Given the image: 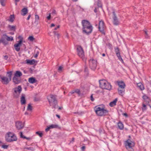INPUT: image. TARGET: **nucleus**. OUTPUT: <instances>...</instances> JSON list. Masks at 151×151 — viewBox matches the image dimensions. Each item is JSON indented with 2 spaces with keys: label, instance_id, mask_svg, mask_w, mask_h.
I'll return each mask as SVG.
<instances>
[{
  "label": "nucleus",
  "instance_id": "obj_1",
  "mask_svg": "<svg viewBox=\"0 0 151 151\" xmlns=\"http://www.w3.org/2000/svg\"><path fill=\"white\" fill-rule=\"evenodd\" d=\"M81 23L83 33L87 35L91 33L93 30V27L90 22L87 20H83L82 21Z\"/></svg>",
  "mask_w": 151,
  "mask_h": 151
},
{
  "label": "nucleus",
  "instance_id": "obj_2",
  "mask_svg": "<svg viewBox=\"0 0 151 151\" xmlns=\"http://www.w3.org/2000/svg\"><path fill=\"white\" fill-rule=\"evenodd\" d=\"M94 110L97 115L100 116H104L107 115L109 113L108 111L105 109L103 105L96 106Z\"/></svg>",
  "mask_w": 151,
  "mask_h": 151
},
{
  "label": "nucleus",
  "instance_id": "obj_3",
  "mask_svg": "<svg viewBox=\"0 0 151 151\" xmlns=\"http://www.w3.org/2000/svg\"><path fill=\"white\" fill-rule=\"evenodd\" d=\"M100 87L102 89L110 90L111 89V86L105 80H101L99 81Z\"/></svg>",
  "mask_w": 151,
  "mask_h": 151
},
{
  "label": "nucleus",
  "instance_id": "obj_4",
  "mask_svg": "<svg viewBox=\"0 0 151 151\" xmlns=\"http://www.w3.org/2000/svg\"><path fill=\"white\" fill-rule=\"evenodd\" d=\"M5 139L6 141L11 142L16 141L17 138L16 135L13 133L9 132L7 133L5 136Z\"/></svg>",
  "mask_w": 151,
  "mask_h": 151
},
{
  "label": "nucleus",
  "instance_id": "obj_5",
  "mask_svg": "<svg viewBox=\"0 0 151 151\" xmlns=\"http://www.w3.org/2000/svg\"><path fill=\"white\" fill-rule=\"evenodd\" d=\"M125 146L129 151H134L133 148L134 147L135 143L130 139H128L124 142Z\"/></svg>",
  "mask_w": 151,
  "mask_h": 151
},
{
  "label": "nucleus",
  "instance_id": "obj_6",
  "mask_svg": "<svg viewBox=\"0 0 151 151\" xmlns=\"http://www.w3.org/2000/svg\"><path fill=\"white\" fill-rule=\"evenodd\" d=\"M50 99H48L50 106H53V108H56V106L57 105L58 102L56 96L54 95H50Z\"/></svg>",
  "mask_w": 151,
  "mask_h": 151
},
{
  "label": "nucleus",
  "instance_id": "obj_7",
  "mask_svg": "<svg viewBox=\"0 0 151 151\" xmlns=\"http://www.w3.org/2000/svg\"><path fill=\"white\" fill-rule=\"evenodd\" d=\"M7 74L8 77L5 76H3L1 78L2 80V82L4 84H7L11 80L12 76V72L11 71L8 72L7 73Z\"/></svg>",
  "mask_w": 151,
  "mask_h": 151
},
{
  "label": "nucleus",
  "instance_id": "obj_8",
  "mask_svg": "<svg viewBox=\"0 0 151 151\" xmlns=\"http://www.w3.org/2000/svg\"><path fill=\"white\" fill-rule=\"evenodd\" d=\"M77 52L78 56L83 59L84 57V53L83 48L80 46H78L77 48Z\"/></svg>",
  "mask_w": 151,
  "mask_h": 151
},
{
  "label": "nucleus",
  "instance_id": "obj_9",
  "mask_svg": "<svg viewBox=\"0 0 151 151\" xmlns=\"http://www.w3.org/2000/svg\"><path fill=\"white\" fill-rule=\"evenodd\" d=\"M13 89L14 93V97L16 98H18L19 95L22 90L21 86H19L17 87L14 88Z\"/></svg>",
  "mask_w": 151,
  "mask_h": 151
},
{
  "label": "nucleus",
  "instance_id": "obj_10",
  "mask_svg": "<svg viewBox=\"0 0 151 151\" xmlns=\"http://www.w3.org/2000/svg\"><path fill=\"white\" fill-rule=\"evenodd\" d=\"M96 61L93 59H91L89 61V66L90 68L92 70L96 69L97 66Z\"/></svg>",
  "mask_w": 151,
  "mask_h": 151
},
{
  "label": "nucleus",
  "instance_id": "obj_11",
  "mask_svg": "<svg viewBox=\"0 0 151 151\" xmlns=\"http://www.w3.org/2000/svg\"><path fill=\"white\" fill-rule=\"evenodd\" d=\"M99 28L100 32L104 35H105L104 30L105 28V26L103 21L101 20L100 21L99 23Z\"/></svg>",
  "mask_w": 151,
  "mask_h": 151
},
{
  "label": "nucleus",
  "instance_id": "obj_12",
  "mask_svg": "<svg viewBox=\"0 0 151 151\" xmlns=\"http://www.w3.org/2000/svg\"><path fill=\"white\" fill-rule=\"evenodd\" d=\"M114 51L119 60L121 61V62L123 63L124 62L121 56L119 48L117 47H115Z\"/></svg>",
  "mask_w": 151,
  "mask_h": 151
},
{
  "label": "nucleus",
  "instance_id": "obj_13",
  "mask_svg": "<svg viewBox=\"0 0 151 151\" xmlns=\"http://www.w3.org/2000/svg\"><path fill=\"white\" fill-rule=\"evenodd\" d=\"M22 42V38L20 39V40L18 42V43L14 44V47L15 48V50L19 52L20 50V47Z\"/></svg>",
  "mask_w": 151,
  "mask_h": 151
},
{
  "label": "nucleus",
  "instance_id": "obj_14",
  "mask_svg": "<svg viewBox=\"0 0 151 151\" xmlns=\"http://www.w3.org/2000/svg\"><path fill=\"white\" fill-rule=\"evenodd\" d=\"M112 14L113 15V23L115 25H118L119 24V22L118 20L116 14L114 11L112 12Z\"/></svg>",
  "mask_w": 151,
  "mask_h": 151
},
{
  "label": "nucleus",
  "instance_id": "obj_15",
  "mask_svg": "<svg viewBox=\"0 0 151 151\" xmlns=\"http://www.w3.org/2000/svg\"><path fill=\"white\" fill-rule=\"evenodd\" d=\"M16 127L18 129H21L23 128L24 125L21 122H16Z\"/></svg>",
  "mask_w": 151,
  "mask_h": 151
},
{
  "label": "nucleus",
  "instance_id": "obj_16",
  "mask_svg": "<svg viewBox=\"0 0 151 151\" xmlns=\"http://www.w3.org/2000/svg\"><path fill=\"white\" fill-rule=\"evenodd\" d=\"M59 128L57 124H51L49 126L47 127V128L45 129L46 132H47L50 129L52 128Z\"/></svg>",
  "mask_w": 151,
  "mask_h": 151
},
{
  "label": "nucleus",
  "instance_id": "obj_17",
  "mask_svg": "<svg viewBox=\"0 0 151 151\" xmlns=\"http://www.w3.org/2000/svg\"><path fill=\"white\" fill-rule=\"evenodd\" d=\"M13 82L15 84H18L21 82V79L18 77L14 76L13 78Z\"/></svg>",
  "mask_w": 151,
  "mask_h": 151
},
{
  "label": "nucleus",
  "instance_id": "obj_18",
  "mask_svg": "<svg viewBox=\"0 0 151 151\" xmlns=\"http://www.w3.org/2000/svg\"><path fill=\"white\" fill-rule=\"evenodd\" d=\"M21 104H24L26 103V100L25 99V95L24 94H22L20 100Z\"/></svg>",
  "mask_w": 151,
  "mask_h": 151
},
{
  "label": "nucleus",
  "instance_id": "obj_19",
  "mask_svg": "<svg viewBox=\"0 0 151 151\" xmlns=\"http://www.w3.org/2000/svg\"><path fill=\"white\" fill-rule=\"evenodd\" d=\"M118 92L119 95L123 96L124 93L125 88H118Z\"/></svg>",
  "mask_w": 151,
  "mask_h": 151
},
{
  "label": "nucleus",
  "instance_id": "obj_20",
  "mask_svg": "<svg viewBox=\"0 0 151 151\" xmlns=\"http://www.w3.org/2000/svg\"><path fill=\"white\" fill-rule=\"evenodd\" d=\"M118 84L119 86L118 88H125V85L123 81L118 82Z\"/></svg>",
  "mask_w": 151,
  "mask_h": 151
},
{
  "label": "nucleus",
  "instance_id": "obj_21",
  "mask_svg": "<svg viewBox=\"0 0 151 151\" xmlns=\"http://www.w3.org/2000/svg\"><path fill=\"white\" fill-rule=\"evenodd\" d=\"M143 99L144 100L145 102L147 104L151 100L150 99L149 97L146 95H144L142 96Z\"/></svg>",
  "mask_w": 151,
  "mask_h": 151
},
{
  "label": "nucleus",
  "instance_id": "obj_22",
  "mask_svg": "<svg viewBox=\"0 0 151 151\" xmlns=\"http://www.w3.org/2000/svg\"><path fill=\"white\" fill-rule=\"evenodd\" d=\"M28 81L31 83H36L37 81V80L35 78L32 77L29 78Z\"/></svg>",
  "mask_w": 151,
  "mask_h": 151
},
{
  "label": "nucleus",
  "instance_id": "obj_23",
  "mask_svg": "<svg viewBox=\"0 0 151 151\" xmlns=\"http://www.w3.org/2000/svg\"><path fill=\"white\" fill-rule=\"evenodd\" d=\"M21 15L23 16H25L28 12V9L27 8H24L21 10Z\"/></svg>",
  "mask_w": 151,
  "mask_h": 151
},
{
  "label": "nucleus",
  "instance_id": "obj_24",
  "mask_svg": "<svg viewBox=\"0 0 151 151\" xmlns=\"http://www.w3.org/2000/svg\"><path fill=\"white\" fill-rule=\"evenodd\" d=\"M117 101V99L116 98L113 101L111 102L109 104V106L111 107H113L115 106Z\"/></svg>",
  "mask_w": 151,
  "mask_h": 151
},
{
  "label": "nucleus",
  "instance_id": "obj_25",
  "mask_svg": "<svg viewBox=\"0 0 151 151\" xmlns=\"http://www.w3.org/2000/svg\"><path fill=\"white\" fill-rule=\"evenodd\" d=\"M3 36L8 41H12L13 40V37H9L6 35H4Z\"/></svg>",
  "mask_w": 151,
  "mask_h": 151
},
{
  "label": "nucleus",
  "instance_id": "obj_26",
  "mask_svg": "<svg viewBox=\"0 0 151 151\" xmlns=\"http://www.w3.org/2000/svg\"><path fill=\"white\" fill-rule=\"evenodd\" d=\"M137 87L141 90H143L144 89V87L143 85L141 83H139L137 84Z\"/></svg>",
  "mask_w": 151,
  "mask_h": 151
},
{
  "label": "nucleus",
  "instance_id": "obj_27",
  "mask_svg": "<svg viewBox=\"0 0 151 151\" xmlns=\"http://www.w3.org/2000/svg\"><path fill=\"white\" fill-rule=\"evenodd\" d=\"M22 73L20 71H16L14 74V76L17 77H19L22 76Z\"/></svg>",
  "mask_w": 151,
  "mask_h": 151
},
{
  "label": "nucleus",
  "instance_id": "obj_28",
  "mask_svg": "<svg viewBox=\"0 0 151 151\" xmlns=\"http://www.w3.org/2000/svg\"><path fill=\"white\" fill-rule=\"evenodd\" d=\"M118 126L119 129L121 130L124 129V125L121 122H119L118 123Z\"/></svg>",
  "mask_w": 151,
  "mask_h": 151
},
{
  "label": "nucleus",
  "instance_id": "obj_29",
  "mask_svg": "<svg viewBox=\"0 0 151 151\" xmlns=\"http://www.w3.org/2000/svg\"><path fill=\"white\" fill-rule=\"evenodd\" d=\"M8 27L11 31H15L16 30V26H11L9 25Z\"/></svg>",
  "mask_w": 151,
  "mask_h": 151
},
{
  "label": "nucleus",
  "instance_id": "obj_30",
  "mask_svg": "<svg viewBox=\"0 0 151 151\" xmlns=\"http://www.w3.org/2000/svg\"><path fill=\"white\" fill-rule=\"evenodd\" d=\"M26 60L27 63L30 65L34 64L35 63L34 60Z\"/></svg>",
  "mask_w": 151,
  "mask_h": 151
},
{
  "label": "nucleus",
  "instance_id": "obj_31",
  "mask_svg": "<svg viewBox=\"0 0 151 151\" xmlns=\"http://www.w3.org/2000/svg\"><path fill=\"white\" fill-rule=\"evenodd\" d=\"M32 106L31 105V104H29L28 105L27 108V110L28 111H30L31 112L32 111Z\"/></svg>",
  "mask_w": 151,
  "mask_h": 151
},
{
  "label": "nucleus",
  "instance_id": "obj_32",
  "mask_svg": "<svg viewBox=\"0 0 151 151\" xmlns=\"http://www.w3.org/2000/svg\"><path fill=\"white\" fill-rule=\"evenodd\" d=\"M39 19V17L37 14L35 15V23H36L37 24L38 23V20Z\"/></svg>",
  "mask_w": 151,
  "mask_h": 151
},
{
  "label": "nucleus",
  "instance_id": "obj_33",
  "mask_svg": "<svg viewBox=\"0 0 151 151\" xmlns=\"http://www.w3.org/2000/svg\"><path fill=\"white\" fill-rule=\"evenodd\" d=\"M14 15H11L9 17V21L11 22H13L14 21Z\"/></svg>",
  "mask_w": 151,
  "mask_h": 151
},
{
  "label": "nucleus",
  "instance_id": "obj_34",
  "mask_svg": "<svg viewBox=\"0 0 151 151\" xmlns=\"http://www.w3.org/2000/svg\"><path fill=\"white\" fill-rule=\"evenodd\" d=\"M142 111H145L147 109L146 105L145 104H144V103H143L142 104Z\"/></svg>",
  "mask_w": 151,
  "mask_h": 151
},
{
  "label": "nucleus",
  "instance_id": "obj_35",
  "mask_svg": "<svg viewBox=\"0 0 151 151\" xmlns=\"http://www.w3.org/2000/svg\"><path fill=\"white\" fill-rule=\"evenodd\" d=\"M24 150L26 149L31 151H34L35 150V149L32 147H24Z\"/></svg>",
  "mask_w": 151,
  "mask_h": 151
},
{
  "label": "nucleus",
  "instance_id": "obj_36",
  "mask_svg": "<svg viewBox=\"0 0 151 151\" xmlns=\"http://www.w3.org/2000/svg\"><path fill=\"white\" fill-rule=\"evenodd\" d=\"M75 93H76L78 94L79 95H80L81 94V92L80 90L78 89H76L75 90Z\"/></svg>",
  "mask_w": 151,
  "mask_h": 151
},
{
  "label": "nucleus",
  "instance_id": "obj_37",
  "mask_svg": "<svg viewBox=\"0 0 151 151\" xmlns=\"http://www.w3.org/2000/svg\"><path fill=\"white\" fill-rule=\"evenodd\" d=\"M28 39L31 41H32L35 40V38L33 36H30L29 37Z\"/></svg>",
  "mask_w": 151,
  "mask_h": 151
},
{
  "label": "nucleus",
  "instance_id": "obj_38",
  "mask_svg": "<svg viewBox=\"0 0 151 151\" xmlns=\"http://www.w3.org/2000/svg\"><path fill=\"white\" fill-rule=\"evenodd\" d=\"M36 134L38 135L40 137H42V132H36Z\"/></svg>",
  "mask_w": 151,
  "mask_h": 151
},
{
  "label": "nucleus",
  "instance_id": "obj_39",
  "mask_svg": "<svg viewBox=\"0 0 151 151\" xmlns=\"http://www.w3.org/2000/svg\"><path fill=\"white\" fill-rule=\"evenodd\" d=\"M97 6L99 7H102V5L100 1H98L97 3Z\"/></svg>",
  "mask_w": 151,
  "mask_h": 151
},
{
  "label": "nucleus",
  "instance_id": "obj_40",
  "mask_svg": "<svg viewBox=\"0 0 151 151\" xmlns=\"http://www.w3.org/2000/svg\"><path fill=\"white\" fill-rule=\"evenodd\" d=\"M4 0H0L1 4L3 6H5V4H4Z\"/></svg>",
  "mask_w": 151,
  "mask_h": 151
},
{
  "label": "nucleus",
  "instance_id": "obj_41",
  "mask_svg": "<svg viewBox=\"0 0 151 151\" xmlns=\"http://www.w3.org/2000/svg\"><path fill=\"white\" fill-rule=\"evenodd\" d=\"M2 147L4 149H7L8 147V146L7 145H3L2 146Z\"/></svg>",
  "mask_w": 151,
  "mask_h": 151
},
{
  "label": "nucleus",
  "instance_id": "obj_42",
  "mask_svg": "<svg viewBox=\"0 0 151 151\" xmlns=\"http://www.w3.org/2000/svg\"><path fill=\"white\" fill-rule=\"evenodd\" d=\"M20 137L24 138V137H25L24 136H23L22 132H20Z\"/></svg>",
  "mask_w": 151,
  "mask_h": 151
},
{
  "label": "nucleus",
  "instance_id": "obj_43",
  "mask_svg": "<svg viewBox=\"0 0 151 151\" xmlns=\"http://www.w3.org/2000/svg\"><path fill=\"white\" fill-rule=\"evenodd\" d=\"M147 105H148L150 106V107L151 108V100L147 104Z\"/></svg>",
  "mask_w": 151,
  "mask_h": 151
},
{
  "label": "nucleus",
  "instance_id": "obj_44",
  "mask_svg": "<svg viewBox=\"0 0 151 151\" xmlns=\"http://www.w3.org/2000/svg\"><path fill=\"white\" fill-rule=\"evenodd\" d=\"M39 54V52L38 51H37L36 53L34 55L35 58H36L37 57Z\"/></svg>",
  "mask_w": 151,
  "mask_h": 151
},
{
  "label": "nucleus",
  "instance_id": "obj_45",
  "mask_svg": "<svg viewBox=\"0 0 151 151\" xmlns=\"http://www.w3.org/2000/svg\"><path fill=\"white\" fill-rule=\"evenodd\" d=\"M47 18L48 20H50V18H51V15H50V14H49V15L48 16H47Z\"/></svg>",
  "mask_w": 151,
  "mask_h": 151
},
{
  "label": "nucleus",
  "instance_id": "obj_46",
  "mask_svg": "<svg viewBox=\"0 0 151 151\" xmlns=\"http://www.w3.org/2000/svg\"><path fill=\"white\" fill-rule=\"evenodd\" d=\"M93 94H92L91 96V100L92 101H93L94 100V98H93Z\"/></svg>",
  "mask_w": 151,
  "mask_h": 151
},
{
  "label": "nucleus",
  "instance_id": "obj_47",
  "mask_svg": "<svg viewBox=\"0 0 151 151\" xmlns=\"http://www.w3.org/2000/svg\"><path fill=\"white\" fill-rule=\"evenodd\" d=\"M62 68H63V67L61 66H60L58 68V71H61L62 69Z\"/></svg>",
  "mask_w": 151,
  "mask_h": 151
},
{
  "label": "nucleus",
  "instance_id": "obj_48",
  "mask_svg": "<svg viewBox=\"0 0 151 151\" xmlns=\"http://www.w3.org/2000/svg\"><path fill=\"white\" fill-rule=\"evenodd\" d=\"M145 37L146 38H148L149 37L147 33V31H145Z\"/></svg>",
  "mask_w": 151,
  "mask_h": 151
},
{
  "label": "nucleus",
  "instance_id": "obj_49",
  "mask_svg": "<svg viewBox=\"0 0 151 151\" xmlns=\"http://www.w3.org/2000/svg\"><path fill=\"white\" fill-rule=\"evenodd\" d=\"M52 14H56V11L55 10L53 9L52 11Z\"/></svg>",
  "mask_w": 151,
  "mask_h": 151
},
{
  "label": "nucleus",
  "instance_id": "obj_50",
  "mask_svg": "<svg viewBox=\"0 0 151 151\" xmlns=\"http://www.w3.org/2000/svg\"><path fill=\"white\" fill-rule=\"evenodd\" d=\"M84 71L86 72H88V68L87 67H85V68Z\"/></svg>",
  "mask_w": 151,
  "mask_h": 151
},
{
  "label": "nucleus",
  "instance_id": "obj_51",
  "mask_svg": "<svg viewBox=\"0 0 151 151\" xmlns=\"http://www.w3.org/2000/svg\"><path fill=\"white\" fill-rule=\"evenodd\" d=\"M86 147L85 146H83L81 147V149L82 150H84L85 149Z\"/></svg>",
  "mask_w": 151,
  "mask_h": 151
},
{
  "label": "nucleus",
  "instance_id": "obj_52",
  "mask_svg": "<svg viewBox=\"0 0 151 151\" xmlns=\"http://www.w3.org/2000/svg\"><path fill=\"white\" fill-rule=\"evenodd\" d=\"M24 139H26L28 140H29L30 139V138L29 137H27L25 136V137H24Z\"/></svg>",
  "mask_w": 151,
  "mask_h": 151
},
{
  "label": "nucleus",
  "instance_id": "obj_53",
  "mask_svg": "<svg viewBox=\"0 0 151 151\" xmlns=\"http://www.w3.org/2000/svg\"><path fill=\"white\" fill-rule=\"evenodd\" d=\"M8 58V57L7 55H5L4 56V58L6 60H7Z\"/></svg>",
  "mask_w": 151,
  "mask_h": 151
},
{
  "label": "nucleus",
  "instance_id": "obj_54",
  "mask_svg": "<svg viewBox=\"0 0 151 151\" xmlns=\"http://www.w3.org/2000/svg\"><path fill=\"white\" fill-rule=\"evenodd\" d=\"M30 17H31V15L30 14L29 15L27 18V20H29V18H30Z\"/></svg>",
  "mask_w": 151,
  "mask_h": 151
},
{
  "label": "nucleus",
  "instance_id": "obj_55",
  "mask_svg": "<svg viewBox=\"0 0 151 151\" xmlns=\"http://www.w3.org/2000/svg\"><path fill=\"white\" fill-rule=\"evenodd\" d=\"M60 27V25H58L57 26V27H56L55 28V29H54V30H56L58 28H59Z\"/></svg>",
  "mask_w": 151,
  "mask_h": 151
},
{
  "label": "nucleus",
  "instance_id": "obj_56",
  "mask_svg": "<svg viewBox=\"0 0 151 151\" xmlns=\"http://www.w3.org/2000/svg\"><path fill=\"white\" fill-rule=\"evenodd\" d=\"M22 45L23 47V48H24L23 49H25L26 48L25 45L24 44H23Z\"/></svg>",
  "mask_w": 151,
  "mask_h": 151
},
{
  "label": "nucleus",
  "instance_id": "obj_57",
  "mask_svg": "<svg viewBox=\"0 0 151 151\" xmlns=\"http://www.w3.org/2000/svg\"><path fill=\"white\" fill-rule=\"evenodd\" d=\"M75 93V91H72L70 92V93L71 94H73Z\"/></svg>",
  "mask_w": 151,
  "mask_h": 151
},
{
  "label": "nucleus",
  "instance_id": "obj_58",
  "mask_svg": "<svg viewBox=\"0 0 151 151\" xmlns=\"http://www.w3.org/2000/svg\"><path fill=\"white\" fill-rule=\"evenodd\" d=\"M55 26V24H54L52 23L51 24L50 27H54Z\"/></svg>",
  "mask_w": 151,
  "mask_h": 151
},
{
  "label": "nucleus",
  "instance_id": "obj_59",
  "mask_svg": "<svg viewBox=\"0 0 151 151\" xmlns=\"http://www.w3.org/2000/svg\"><path fill=\"white\" fill-rule=\"evenodd\" d=\"M123 115L125 116L126 117L128 116V115L127 113H124L123 114Z\"/></svg>",
  "mask_w": 151,
  "mask_h": 151
},
{
  "label": "nucleus",
  "instance_id": "obj_60",
  "mask_svg": "<svg viewBox=\"0 0 151 151\" xmlns=\"http://www.w3.org/2000/svg\"><path fill=\"white\" fill-rule=\"evenodd\" d=\"M56 116L59 119H60V115H58V114H56Z\"/></svg>",
  "mask_w": 151,
  "mask_h": 151
},
{
  "label": "nucleus",
  "instance_id": "obj_61",
  "mask_svg": "<svg viewBox=\"0 0 151 151\" xmlns=\"http://www.w3.org/2000/svg\"><path fill=\"white\" fill-rule=\"evenodd\" d=\"M94 12L95 13H96L97 12V10L96 8H95L94 9Z\"/></svg>",
  "mask_w": 151,
  "mask_h": 151
},
{
  "label": "nucleus",
  "instance_id": "obj_62",
  "mask_svg": "<svg viewBox=\"0 0 151 151\" xmlns=\"http://www.w3.org/2000/svg\"><path fill=\"white\" fill-rule=\"evenodd\" d=\"M63 107H59L58 109V110H61L62 109Z\"/></svg>",
  "mask_w": 151,
  "mask_h": 151
},
{
  "label": "nucleus",
  "instance_id": "obj_63",
  "mask_svg": "<svg viewBox=\"0 0 151 151\" xmlns=\"http://www.w3.org/2000/svg\"><path fill=\"white\" fill-rule=\"evenodd\" d=\"M24 114L25 115H28V113L27 112H26Z\"/></svg>",
  "mask_w": 151,
  "mask_h": 151
},
{
  "label": "nucleus",
  "instance_id": "obj_64",
  "mask_svg": "<svg viewBox=\"0 0 151 151\" xmlns=\"http://www.w3.org/2000/svg\"><path fill=\"white\" fill-rule=\"evenodd\" d=\"M15 5L16 6H17V2H18V1H16L15 0Z\"/></svg>",
  "mask_w": 151,
  "mask_h": 151
}]
</instances>
